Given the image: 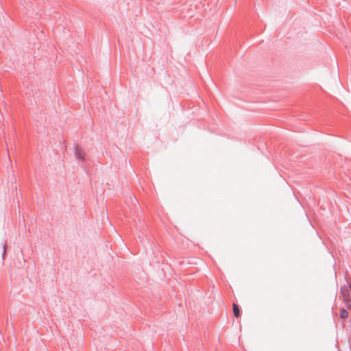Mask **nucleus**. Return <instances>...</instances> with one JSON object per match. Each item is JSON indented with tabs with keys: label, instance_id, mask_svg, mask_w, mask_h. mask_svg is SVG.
Here are the masks:
<instances>
[{
	"label": "nucleus",
	"instance_id": "4",
	"mask_svg": "<svg viewBox=\"0 0 351 351\" xmlns=\"http://www.w3.org/2000/svg\"><path fill=\"white\" fill-rule=\"evenodd\" d=\"M340 317L342 319L348 318V311L346 310H345V309H341V311H340Z\"/></svg>",
	"mask_w": 351,
	"mask_h": 351
},
{
	"label": "nucleus",
	"instance_id": "1",
	"mask_svg": "<svg viewBox=\"0 0 351 351\" xmlns=\"http://www.w3.org/2000/svg\"><path fill=\"white\" fill-rule=\"evenodd\" d=\"M341 295L346 308L351 309V283L347 282L341 288Z\"/></svg>",
	"mask_w": 351,
	"mask_h": 351
},
{
	"label": "nucleus",
	"instance_id": "3",
	"mask_svg": "<svg viewBox=\"0 0 351 351\" xmlns=\"http://www.w3.org/2000/svg\"><path fill=\"white\" fill-rule=\"evenodd\" d=\"M232 307H233V313H234V316L238 317L240 315L239 308L238 305L236 304H233Z\"/></svg>",
	"mask_w": 351,
	"mask_h": 351
},
{
	"label": "nucleus",
	"instance_id": "2",
	"mask_svg": "<svg viewBox=\"0 0 351 351\" xmlns=\"http://www.w3.org/2000/svg\"><path fill=\"white\" fill-rule=\"evenodd\" d=\"M75 155L78 160H84L85 158V152L80 148L75 149Z\"/></svg>",
	"mask_w": 351,
	"mask_h": 351
}]
</instances>
